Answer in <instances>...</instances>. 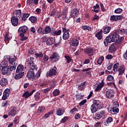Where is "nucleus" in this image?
Instances as JSON below:
<instances>
[{
  "mask_svg": "<svg viewBox=\"0 0 127 127\" xmlns=\"http://www.w3.org/2000/svg\"><path fill=\"white\" fill-rule=\"evenodd\" d=\"M35 101H39L40 100V92H37L34 95Z\"/></svg>",
  "mask_w": 127,
  "mask_h": 127,
  "instance_id": "c03bdc74",
  "label": "nucleus"
},
{
  "mask_svg": "<svg viewBox=\"0 0 127 127\" xmlns=\"http://www.w3.org/2000/svg\"><path fill=\"white\" fill-rule=\"evenodd\" d=\"M60 94V90L58 89H56L53 92V95L54 97H57Z\"/></svg>",
  "mask_w": 127,
  "mask_h": 127,
  "instance_id": "a19ab883",
  "label": "nucleus"
},
{
  "mask_svg": "<svg viewBox=\"0 0 127 127\" xmlns=\"http://www.w3.org/2000/svg\"><path fill=\"white\" fill-rule=\"evenodd\" d=\"M107 81H109L110 82H113L115 80L114 76L112 75H109L107 77Z\"/></svg>",
  "mask_w": 127,
  "mask_h": 127,
  "instance_id": "8fccbe9b",
  "label": "nucleus"
},
{
  "mask_svg": "<svg viewBox=\"0 0 127 127\" xmlns=\"http://www.w3.org/2000/svg\"><path fill=\"white\" fill-rule=\"evenodd\" d=\"M52 62H57L59 60V55L57 53H54L50 58Z\"/></svg>",
  "mask_w": 127,
  "mask_h": 127,
  "instance_id": "dca6fc26",
  "label": "nucleus"
},
{
  "mask_svg": "<svg viewBox=\"0 0 127 127\" xmlns=\"http://www.w3.org/2000/svg\"><path fill=\"white\" fill-rule=\"evenodd\" d=\"M64 58L65 59V60L66 61V62L68 64L72 61V59H71V57H70L69 56H65Z\"/></svg>",
  "mask_w": 127,
  "mask_h": 127,
  "instance_id": "603ef678",
  "label": "nucleus"
},
{
  "mask_svg": "<svg viewBox=\"0 0 127 127\" xmlns=\"http://www.w3.org/2000/svg\"><path fill=\"white\" fill-rule=\"evenodd\" d=\"M93 51H94V49L93 48L91 47L84 49V53H86V54H91Z\"/></svg>",
  "mask_w": 127,
  "mask_h": 127,
  "instance_id": "72a5a7b5",
  "label": "nucleus"
},
{
  "mask_svg": "<svg viewBox=\"0 0 127 127\" xmlns=\"http://www.w3.org/2000/svg\"><path fill=\"white\" fill-rule=\"evenodd\" d=\"M104 59L105 58H104L103 56H101L97 61V64H98V65H102V64L104 62Z\"/></svg>",
  "mask_w": 127,
  "mask_h": 127,
  "instance_id": "ea45409f",
  "label": "nucleus"
},
{
  "mask_svg": "<svg viewBox=\"0 0 127 127\" xmlns=\"http://www.w3.org/2000/svg\"><path fill=\"white\" fill-rule=\"evenodd\" d=\"M76 99L77 101H80L81 100H83V98H84L83 94L81 93H78L75 95Z\"/></svg>",
  "mask_w": 127,
  "mask_h": 127,
  "instance_id": "4c0bfd02",
  "label": "nucleus"
},
{
  "mask_svg": "<svg viewBox=\"0 0 127 127\" xmlns=\"http://www.w3.org/2000/svg\"><path fill=\"white\" fill-rule=\"evenodd\" d=\"M13 16H15V17H17L18 18H20L21 17V10H15L13 11Z\"/></svg>",
  "mask_w": 127,
  "mask_h": 127,
  "instance_id": "a211bd4d",
  "label": "nucleus"
},
{
  "mask_svg": "<svg viewBox=\"0 0 127 127\" xmlns=\"http://www.w3.org/2000/svg\"><path fill=\"white\" fill-rule=\"evenodd\" d=\"M82 29H83V30H88V31H91V30H92V28L88 25H84L82 26Z\"/></svg>",
  "mask_w": 127,
  "mask_h": 127,
  "instance_id": "49530a36",
  "label": "nucleus"
},
{
  "mask_svg": "<svg viewBox=\"0 0 127 127\" xmlns=\"http://www.w3.org/2000/svg\"><path fill=\"white\" fill-rule=\"evenodd\" d=\"M78 15H79V10L77 8H74L71 11L70 16L72 18L77 17Z\"/></svg>",
  "mask_w": 127,
  "mask_h": 127,
  "instance_id": "2eb2a0df",
  "label": "nucleus"
},
{
  "mask_svg": "<svg viewBox=\"0 0 127 127\" xmlns=\"http://www.w3.org/2000/svg\"><path fill=\"white\" fill-rule=\"evenodd\" d=\"M106 115V112L102 110L97 112L95 115V120H100L101 119H105V115Z\"/></svg>",
  "mask_w": 127,
  "mask_h": 127,
  "instance_id": "0eeeda50",
  "label": "nucleus"
},
{
  "mask_svg": "<svg viewBox=\"0 0 127 127\" xmlns=\"http://www.w3.org/2000/svg\"><path fill=\"white\" fill-rule=\"evenodd\" d=\"M65 113V110L63 108H59L57 110V116H63Z\"/></svg>",
  "mask_w": 127,
  "mask_h": 127,
  "instance_id": "c756f323",
  "label": "nucleus"
},
{
  "mask_svg": "<svg viewBox=\"0 0 127 127\" xmlns=\"http://www.w3.org/2000/svg\"><path fill=\"white\" fill-rule=\"evenodd\" d=\"M99 19H100V17H99V16L97 15V14H96L94 15V16L92 17V20L94 21L95 20H99Z\"/></svg>",
  "mask_w": 127,
  "mask_h": 127,
  "instance_id": "680f3d73",
  "label": "nucleus"
},
{
  "mask_svg": "<svg viewBox=\"0 0 127 127\" xmlns=\"http://www.w3.org/2000/svg\"><path fill=\"white\" fill-rule=\"evenodd\" d=\"M41 74V69H39L38 72L36 73V74L35 75V80H36L37 78H39L40 77V75Z\"/></svg>",
  "mask_w": 127,
  "mask_h": 127,
  "instance_id": "09e8293b",
  "label": "nucleus"
},
{
  "mask_svg": "<svg viewBox=\"0 0 127 127\" xmlns=\"http://www.w3.org/2000/svg\"><path fill=\"white\" fill-rule=\"evenodd\" d=\"M112 122H113V118H112L111 117H109L107 118V121H105V122L104 123V126H106V127H109L110 124H111Z\"/></svg>",
  "mask_w": 127,
  "mask_h": 127,
  "instance_id": "a878e982",
  "label": "nucleus"
},
{
  "mask_svg": "<svg viewBox=\"0 0 127 127\" xmlns=\"http://www.w3.org/2000/svg\"><path fill=\"white\" fill-rule=\"evenodd\" d=\"M5 66H9L8 60L7 59H5V58H4V60H3V61H2L0 64V67H5Z\"/></svg>",
  "mask_w": 127,
  "mask_h": 127,
  "instance_id": "c85d7f7f",
  "label": "nucleus"
},
{
  "mask_svg": "<svg viewBox=\"0 0 127 127\" xmlns=\"http://www.w3.org/2000/svg\"><path fill=\"white\" fill-rule=\"evenodd\" d=\"M90 70H92L91 68H84L82 70V72H86V73L87 74V75H91V71Z\"/></svg>",
  "mask_w": 127,
  "mask_h": 127,
  "instance_id": "37998d69",
  "label": "nucleus"
},
{
  "mask_svg": "<svg viewBox=\"0 0 127 127\" xmlns=\"http://www.w3.org/2000/svg\"><path fill=\"white\" fill-rule=\"evenodd\" d=\"M16 114H17V111L15 107H12L8 111V115L10 117H14L16 116Z\"/></svg>",
  "mask_w": 127,
  "mask_h": 127,
  "instance_id": "1a4fd4ad",
  "label": "nucleus"
},
{
  "mask_svg": "<svg viewBox=\"0 0 127 127\" xmlns=\"http://www.w3.org/2000/svg\"><path fill=\"white\" fill-rule=\"evenodd\" d=\"M111 111H113L114 114H118V113H119V112L120 111V110L118 107H114L111 109Z\"/></svg>",
  "mask_w": 127,
  "mask_h": 127,
  "instance_id": "de8ad7c7",
  "label": "nucleus"
},
{
  "mask_svg": "<svg viewBox=\"0 0 127 127\" xmlns=\"http://www.w3.org/2000/svg\"><path fill=\"white\" fill-rule=\"evenodd\" d=\"M87 84V81H84L78 85V90L80 91H83V89L85 88V86Z\"/></svg>",
  "mask_w": 127,
  "mask_h": 127,
  "instance_id": "f704fd0d",
  "label": "nucleus"
},
{
  "mask_svg": "<svg viewBox=\"0 0 127 127\" xmlns=\"http://www.w3.org/2000/svg\"><path fill=\"white\" fill-rule=\"evenodd\" d=\"M74 118L75 120H79V119L81 118V115H80L79 113L76 114L75 115Z\"/></svg>",
  "mask_w": 127,
  "mask_h": 127,
  "instance_id": "338daca9",
  "label": "nucleus"
},
{
  "mask_svg": "<svg viewBox=\"0 0 127 127\" xmlns=\"http://www.w3.org/2000/svg\"><path fill=\"white\" fill-rule=\"evenodd\" d=\"M75 112H78V109L76 108H72L70 111V114H73V113H75Z\"/></svg>",
  "mask_w": 127,
  "mask_h": 127,
  "instance_id": "0e129e2a",
  "label": "nucleus"
},
{
  "mask_svg": "<svg viewBox=\"0 0 127 127\" xmlns=\"http://www.w3.org/2000/svg\"><path fill=\"white\" fill-rule=\"evenodd\" d=\"M93 9H92V11H94V12H96L98 13L100 11V5L98 4H96V5L93 6Z\"/></svg>",
  "mask_w": 127,
  "mask_h": 127,
  "instance_id": "473e14b6",
  "label": "nucleus"
},
{
  "mask_svg": "<svg viewBox=\"0 0 127 127\" xmlns=\"http://www.w3.org/2000/svg\"><path fill=\"white\" fill-rule=\"evenodd\" d=\"M27 30H28L27 26L24 25L19 27L18 32L19 34H25L27 32Z\"/></svg>",
  "mask_w": 127,
  "mask_h": 127,
  "instance_id": "9b49d317",
  "label": "nucleus"
},
{
  "mask_svg": "<svg viewBox=\"0 0 127 127\" xmlns=\"http://www.w3.org/2000/svg\"><path fill=\"white\" fill-rule=\"evenodd\" d=\"M29 20H30L32 23H36V22H37V18L34 16H32L29 18Z\"/></svg>",
  "mask_w": 127,
  "mask_h": 127,
  "instance_id": "c9c22d12",
  "label": "nucleus"
},
{
  "mask_svg": "<svg viewBox=\"0 0 127 127\" xmlns=\"http://www.w3.org/2000/svg\"><path fill=\"white\" fill-rule=\"evenodd\" d=\"M35 91H36V89H34L30 93L28 91H26L24 92L22 97L25 99H28V98L33 95V93H34Z\"/></svg>",
  "mask_w": 127,
  "mask_h": 127,
  "instance_id": "f8f14e48",
  "label": "nucleus"
},
{
  "mask_svg": "<svg viewBox=\"0 0 127 127\" xmlns=\"http://www.w3.org/2000/svg\"><path fill=\"white\" fill-rule=\"evenodd\" d=\"M7 82L8 81L7 79L2 78L0 80V85H1L2 87H4V86L7 84Z\"/></svg>",
  "mask_w": 127,
  "mask_h": 127,
  "instance_id": "bb28decb",
  "label": "nucleus"
},
{
  "mask_svg": "<svg viewBox=\"0 0 127 127\" xmlns=\"http://www.w3.org/2000/svg\"><path fill=\"white\" fill-rule=\"evenodd\" d=\"M61 33H62V30H61L56 31V32H55V36H57L58 35H60Z\"/></svg>",
  "mask_w": 127,
  "mask_h": 127,
  "instance_id": "052dcab7",
  "label": "nucleus"
},
{
  "mask_svg": "<svg viewBox=\"0 0 127 127\" xmlns=\"http://www.w3.org/2000/svg\"><path fill=\"white\" fill-rule=\"evenodd\" d=\"M95 37L98 40H102L103 39V30H100L98 32L95 34Z\"/></svg>",
  "mask_w": 127,
  "mask_h": 127,
  "instance_id": "6ab92c4d",
  "label": "nucleus"
},
{
  "mask_svg": "<svg viewBox=\"0 0 127 127\" xmlns=\"http://www.w3.org/2000/svg\"><path fill=\"white\" fill-rule=\"evenodd\" d=\"M125 67L121 66L120 68L118 69L119 75L122 76L123 74L125 73Z\"/></svg>",
  "mask_w": 127,
  "mask_h": 127,
  "instance_id": "e433bc0d",
  "label": "nucleus"
},
{
  "mask_svg": "<svg viewBox=\"0 0 127 127\" xmlns=\"http://www.w3.org/2000/svg\"><path fill=\"white\" fill-rule=\"evenodd\" d=\"M61 40H62V38L61 37L60 39L59 40V41L55 43L54 46H55V47H58V45H60V43H61Z\"/></svg>",
  "mask_w": 127,
  "mask_h": 127,
  "instance_id": "bf43d9fd",
  "label": "nucleus"
},
{
  "mask_svg": "<svg viewBox=\"0 0 127 127\" xmlns=\"http://www.w3.org/2000/svg\"><path fill=\"white\" fill-rule=\"evenodd\" d=\"M69 120V117L68 116H65L63 118L61 121V123H62V124H64V123H66V121Z\"/></svg>",
  "mask_w": 127,
  "mask_h": 127,
  "instance_id": "864d4df0",
  "label": "nucleus"
},
{
  "mask_svg": "<svg viewBox=\"0 0 127 127\" xmlns=\"http://www.w3.org/2000/svg\"><path fill=\"white\" fill-rule=\"evenodd\" d=\"M24 34H20L19 36H20V41H26L28 39V37L24 36Z\"/></svg>",
  "mask_w": 127,
  "mask_h": 127,
  "instance_id": "79ce46f5",
  "label": "nucleus"
},
{
  "mask_svg": "<svg viewBox=\"0 0 127 127\" xmlns=\"http://www.w3.org/2000/svg\"><path fill=\"white\" fill-rule=\"evenodd\" d=\"M112 29V27L109 26H106L103 28V32L104 34H108V33H110L111 30Z\"/></svg>",
  "mask_w": 127,
  "mask_h": 127,
  "instance_id": "4be33fe9",
  "label": "nucleus"
},
{
  "mask_svg": "<svg viewBox=\"0 0 127 127\" xmlns=\"http://www.w3.org/2000/svg\"><path fill=\"white\" fill-rule=\"evenodd\" d=\"M123 12V9L121 8H118L115 9L114 11L115 13H121V12Z\"/></svg>",
  "mask_w": 127,
  "mask_h": 127,
  "instance_id": "6e6d98bb",
  "label": "nucleus"
},
{
  "mask_svg": "<svg viewBox=\"0 0 127 127\" xmlns=\"http://www.w3.org/2000/svg\"><path fill=\"white\" fill-rule=\"evenodd\" d=\"M62 30L64 33L63 35V39H64V40L69 39V37H70V34H69L70 29H66L65 27H62Z\"/></svg>",
  "mask_w": 127,
  "mask_h": 127,
  "instance_id": "39448f33",
  "label": "nucleus"
},
{
  "mask_svg": "<svg viewBox=\"0 0 127 127\" xmlns=\"http://www.w3.org/2000/svg\"><path fill=\"white\" fill-rule=\"evenodd\" d=\"M38 0H27V3L29 4H32L34 3V4L37 5L38 4Z\"/></svg>",
  "mask_w": 127,
  "mask_h": 127,
  "instance_id": "58836bf2",
  "label": "nucleus"
},
{
  "mask_svg": "<svg viewBox=\"0 0 127 127\" xmlns=\"http://www.w3.org/2000/svg\"><path fill=\"white\" fill-rule=\"evenodd\" d=\"M29 15H30V13H23L21 18V20L25 21L29 17Z\"/></svg>",
  "mask_w": 127,
  "mask_h": 127,
  "instance_id": "393cba45",
  "label": "nucleus"
},
{
  "mask_svg": "<svg viewBox=\"0 0 127 127\" xmlns=\"http://www.w3.org/2000/svg\"><path fill=\"white\" fill-rule=\"evenodd\" d=\"M122 15H118L115 16V21H118V20H122Z\"/></svg>",
  "mask_w": 127,
  "mask_h": 127,
  "instance_id": "e2e57ef3",
  "label": "nucleus"
},
{
  "mask_svg": "<svg viewBox=\"0 0 127 127\" xmlns=\"http://www.w3.org/2000/svg\"><path fill=\"white\" fill-rule=\"evenodd\" d=\"M18 18L15 16H12L11 17V22L13 26H17L18 25Z\"/></svg>",
  "mask_w": 127,
  "mask_h": 127,
  "instance_id": "ddd939ff",
  "label": "nucleus"
},
{
  "mask_svg": "<svg viewBox=\"0 0 127 127\" xmlns=\"http://www.w3.org/2000/svg\"><path fill=\"white\" fill-rule=\"evenodd\" d=\"M105 97L107 99H112L115 97V91L113 89H108L105 94Z\"/></svg>",
  "mask_w": 127,
  "mask_h": 127,
  "instance_id": "6e6552de",
  "label": "nucleus"
},
{
  "mask_svg": "<svg viewBox=\"0 0 127 127\" xmlns=\"http://www.w3.org/2000/svg\"><path fill=\"white\" fill-rule=\"evenodd\" d=\"M114 64H113V63H110L108 66H107V69L108 70H111V69H112V68H113V66Z\"/></svg>",
  "mask_w": 127,
  "mask_h": 127,
  "instance_id": "69168bd1",
  "label": "nucleus"
},
{
  "mask_svg": "<svg viewBox=\"0 0 127 127\" xmlns=\"http://www.w3.org/2000/svg\"><path fill=\"white\" fill-rule=\"evenodd\" d=\"M125 37L122 36L120 38V35L117 31L110 33L104 40V43L105 47H108L109 43L115 42L116 45L121 44L124 42Z\"/></svg>",
  "mask_w": 127,
  "mask_h": 127,
  "instance_id": "f257e3e1",
  "label": "nucleus"
},
{
  "mask_svg": "<svg viewBox=\"0 0 127 127\" xmlns=\"http://www.w3.org/2000/svg\"><path fill=\"white\" fill-rule=\"evenodd\" d=\"M51 32V27L50 26H48L45 28L44 32H43V34H48V33H50Z\"/></svg>",
  "mask_w": 127,
  "mask_h": 127,
  "instance_id": "7c9ffc66",
  "label": "nucleus"
},
{
  "mask_svg": "<svg viewBox=\"0 0 127 127\" xmlns=\"http://www.w3.org/2000/svg\"><path fill=\"white\" fill-rule=\"evenodd\" d=\"M87 103V100L86 99H84L82 101H81L79 103V106L80 107H82V106H84L85 104Z\"/></svg>",
  "mask_w": 127,
  "mask_h": 127,
  "instance_id": "13d9d810",
  "label": "nucleus"
},
{
  "mask_svg": "<svg viewBox=\"0 0 127 127\" xmlns=\"http://www.w3.org/2000/svg\"><path fill=\"white\" fill-rule=\"evenodd\" d=\"M120 65V64L119 63H117L116 64H114L113 66V70L114 72L118 70V68H119V66Z\"/></svg>",
  "mask_w": 127,
  "mask_h": 127,
  "instance_id": "3c124183",
  "label": "nucleus"
},
{
  "mask_svg": "<svg viewBox=\"0 0 127 127\" xmlns=\"http://www.w3.org/2000/svg\"><path fill=\"white\" fill-rule=\"evenodd\" d=\"M119 35H125L126 34L125 29H122L121 30H119L116 31Z\"/></svg>",
  "mask_w": 127,
  "mask_h": 127,
  "instance_id": "a18cd8bd",
  "label": "nucleus"
},
{
  "mask_svg": "<svg viewBox=\"0 0 127 127\" xmlns=\"http://www.w3.org/2000/svg\"><path fill=\"white\" fill-rule=\"evenodd\" d=\"M17 74H15L14 78L15 80H19V79H21L23 76H24V72H17Z\"/></svg>",
  "mask_w": 127,
  "mask_h": 127,
  "instance_id": "5701e85b",
  "label": "nucleus"
},
{
  "mask_svg": "<svg viewBox=\"0 0 127 127\" xmlns=\"http://www.w3.org/2000/svg\"><path fill=\"white\" fill-rule=\"evenodd\" d=\"M9 94H10V89L8 88L5 89L3 92L2 100L3 101H5V100L7 99V97H9Z\"/></svg>",
  "mask_w": 127,
  "mask_h": 127,
  "instance_id": "9d476101",
  "label": "nucleus"
},
{
  "mask_svg": "<svg viewBox=\"0 0 127 127\" xmlns=\"http://www.w3.org/2000/svg\"><path fill=\"white\" fill-rule=\"evenodd\" d=\"M44 110H45V107L41 106V108L38 109V111L40 112V113H43Z\"/></svg>",
  "mask_w": 127,
  "mask_h": 127,
  "instance_id": "774afa93",
  "label": "nucleus"
},
{
  "mask_svg": "<svg viewBox=\"0 0 127 127\" xmlns=\"http://www.w3.org/2000/svg\"><path fill=\"white\" fill-rule=\"evenodd\" d=\"M35 55L36 58H42V57H43V54H42V53H40V54L36 53Z\"/></svg>",
  "mask_w": 127,
  "mask_h": 127,
  "instance_id": "4d7b16f0",
  "label": "nucleus"
},
{
  "mask_svg": "<svg viewBox=\"0 0 127 127\" xmlns=\"http://www.w3.org/2000/svg\"><path fill=\"white\" fill-rule=\"evenodd\" d=\"M116 50V47L114 44H112L109 48V51L110 53H115Z\"/></svg>",
  "mask_w": 127,
  "mask_h": 127,
  "instance_id": "cd10ccee",
  "label": "nucleus"
},
{
  "mask_svg": "<svg viewBox=\"0 0 127 127\" xmlns=\"http://www.w3.org/2000/svg\"><path fill=\"white\" fill-rule=\"evenodd\" d=\"M4 41L5 42L6 44H7L6 43V42H9V40H10V36H9V34L8 33H6L3 37Z\"/></svg>",
  "mask_w": 127,
  "mask_h": 127,
  "instance_id": "2f4dec72",
  "label": "nucleus"
},
{
  "mask_svg": "<svg viewBox=\"0 0 127 127\" xmlns=\"http://www.w3.org/2000/svg\"><path fill=\"white\" fill-rule=\"evenodd\" d=\"M5 59H7L8 60L9 64L13 65L12 66L9 67V70L10 71H13L16 69V66H17V64H15V61L17 60V58L15 57V55L14 56H5L4 57Z\"/></svg>",
  "mask_w": 127,
  "mask_h": 127,
  "instance_id": "7ed1b4c3",
  "label": "nucleus"
},
{
  "mask_svg": "<svg viewBox=\"0 0 127 127\" xmlns=\"http://www.w3.org/2000/svg\"><path fill=\"white\" fill-rule=\"evenodd\" d=\"M9 71V66H0V72L2 75H6Z\"/></svg>",
  "mask_w": 127,
  "mask_h": 127,
  "instance_id": "4468645a",
  "label": "nucleus"
},
{
  "mask_svg": "<svg viewBox=\"0 0 127 127\" xmlns=\"http://www.w3.org/2000/svg\"><path fill=\"white\" fill-rule=\"evenodd\" d=\"M71 45L72 46H74V47H76L77 46H79V40H78L76 38H73L72 40H71Z\"/></svg>",
  "mask_w": 127,
  "mask_h": 127,
  "instance_id": "412c9836",
  "label": "nucleus"
},
{
  "mask_svg": "<svg viewBox=\"0 0 127 127\" xmlns=\"http://www.w3.org/2000/svg\"><path fill=\"white\" fill-rule=\"evenodd\" d=\"M55 42V39L54 38H49L46 41L47 45L50 46V45H53Z\"/></svg>",
  "mask_w": 127,
  "mask_h": 127,
  "instance_id": "b1692460",
  "label": "nucleus"
},
{
  "mask_svg": "<svg viewBox=\"0 0 127 127\" xmlns=\"http://www.w3.org/2000/svg\"><path fill=\"white\" fill-rule=\"evenodd\" d=\"M92 104L91 106L90 110L92 114L98 112L99 107H100V104L101 102L98 100H94L92 102Z\"/></svg>",
  "mask_w": 127,
  "mask_h": 127,
  "instance_id": "20e7f679",
  "label": "nucleus"
},
{
  "mask_svg": "<svg viewBox=\"0 0 127 127\" xmlns=\"http://www.w3.org/2000/svg\"><path fill=\"white\" fill-rule=\"evenodd\" d=\"M105 86V83H104V79L102 80L101 82L98 85L95 90V92H100L102 90V88Z\"/></svg>",
  "mask_w": 127,
  "mask_h": 127,
  "instance_id": "f3484780",
  "label": "nucleus"
},
{
  "mask_svg": "<svg viewBox=\"0 0 127 127\" xmlns=\"http://www.w3.org/2000/svg\"><path fill=\"white\" fill-rule=\"evenodd\" d=\"M26 62L30 69L28 70L27 73V78L29 80H32V81H35V73H34V71H37L38 67H37L36 64H34V58L31 57L28 58Z\"/></svg>",
  "mask_w": 127,
  "mask_h": 127,
  "instance_id": "f03ea898",
  "label": "nucleus"
},
{
  "mask_svg": "<svg viewBox=\"0 0 127 127\" xmlns=\"http://www.w3.org/2000/svg\"><path fill=\"white\" fill-rule=\"evenodd\" d=\"M37 33L38 34H40V33H42V34H43V32H44V31H43V28L42 27H40L38 30H37Z\"/></svg>",
  "mask_w": 127,
  "mask_h": 127,
  "instance_id": "5fc2aeb1",
  "label": "nucleus"
},
{
  "mask_svg": "<svg viewBox=\"0 0 127 127\" xmlns=\"http://www.w3.org/2000/svg\"><path fill=\"white\" fill-rule=\"evenodd\" d=\"M24 69V66H23V65L19 64L17 67V68L16 70V73H24V72H23Z\"/></svg>",
  "mask_w": 127,
  "mask_h": 127,
  "instance_id": "aec40b11",
  "label": "nucleus"
},
{
  "mask_svg": "<svg viewBox=\"0 0 127 127\" xmlns=\"http://www.w3.org/2000/svg\"><path fill=\"white\" fill-rule=\"evenodd\" d=\"M56 74H57V68L55 66L53 68L50 69V70L47 72L46 76L47 78H48V77L55 76L56 75Z\"/></svg>",
  "mask_w": 127,
  "mask_h": 127,
  "instance_id": "423d86ee",
  "label": "nucleus"
}]
</instances>
